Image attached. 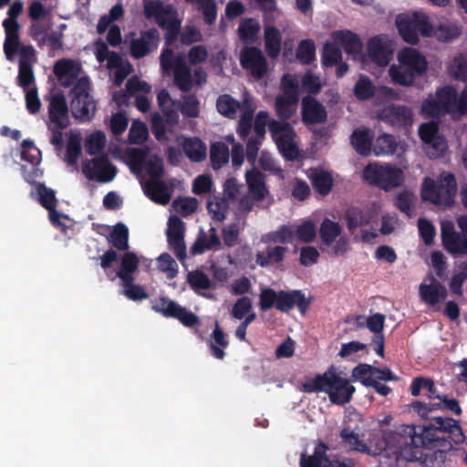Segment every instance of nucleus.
<instances>
[{
	"instance_id": "f704fd0d",
	"label": "nucleus",
	"mask_w": 467,
	"mask_h": 467,
	"mask_svg": "<svg viewBox=\"0 0 467 467\" xmlns=\"http://www.w3.org/2000/svg\"><path fill=\"white\" fill-rule=\"evenodd\" d=\"M282 36L279 29L273 26L265 27V48L268 57L275 58L281 51Z\"/></svg>"
},
{
	"instance_id": "c756f323",
	"label": "nucleus",
	"mask_w": 467,
	"mask_h": 467,
	"mask_svg": "<svg viewBox=\"0 0 467 467\" xmlns=\"http://www.w3.org/2000/svg\"><path fill=\"white\" fill-rule=\"evenodd\" d=\"M244 99L240 102L229 94L220 95L216 99L217 111L223 117L234 119L237 112L243 111Z\"/></svg>"
},
{
	"instance_id": "6e6552de",
	"label": "nucleus",
	"mask_w": 467,
	"mask_h": 467,
	"mask_svg": "<svg viewBox=\"0 0 467 467\" xmlns=\"http://www.w3.org/2000/svg\"><path fill=\"white\" fill-rule=\"evenodd\" d=\"M152 309L161 313L165 317H172L179 320L186 327H194L201 324L200 317L186 307L180 306L168 297H161L152 306Z\"/></svg>"
},
{
	"instance_id": "c9c22d12",
	"label": "nucleus",
	"mask_w": 467,
	"mask_h": 467,
	"mask_svg": "<svg viewBox=\"0 0 467 467\" xmlns=\"http://www.w3.org/2000/svg\"><path fill=\"white\" fill-rule=\"evenodd\" d=\"M295 137L296 132L293 130L292 131L278 137L275 140L279 151L287 161H295L298 157V148L294 141Z\"/></svg>"
},
{
	"instance_id": "f8f14e48",
	"label": "nucleus",
	"mask_w": 467,
	"mask_h": 467,
	"mask_svg": "<svg viewBox=\"0 0 467 467\" xmlns=\"http://www.w3.org/2000/svg\"><path fill=\"white\" fill-rule=\"evenodd\" d=\"M312 304V297H306L305 293L299 289L280 290L277 310L289 313L296 307L302 316H305Z\"/></svg>"
},
{
	"instance_id": "09e8293b",
	"label": "nucleus",
	"mask_w": 467,
	"mask_h": 467,
	"mask_svg": "<svg viewBox=\"0 0 467 467\" xmlns=\"http://www.w3.org/2000/svg\"><path fill=\"white\" fill-rule=\"evenodd\" d=\"M157 101L160 109L167 119V123L174 125L179 120L177 110L166 109V104L175 106V101L171 98L170 93L166 89H161L157 95Z\"/></svg>"
},
{
	"instance_id": "a18cd8bd",
	"label": "nucleus",
	"mask_w": 467,
	"mask_h": 467,
	"mask_svg": "<svg viewBox=\"0 0 467 467\" xmlns=\"http://www.w3.org/2000/svg\"><path fill=\"white\" fill-rule=\"evenodd\" d=\"M109 242L117 250L127 251L130 248L128 227L122 223H118L114 225L109 234Z\"/></svg>"
},
{
	"instance_id": "bb28decb",
	"label": "nucleus",
	"mask_w": 467,
	"mask_h": 467,
	"mask_svg": "<svg viewBox=\"0 0 467 467\" xmlns=\"http://www.w3.org/2000/svg\"><path fill=\"white\" fill-rule=\"evenodd\" d=\"M355 150L362 156H368L373 150V134L368 129H357L350 137Z\"/></svg>"
},
{
	"instance_id": "7ed1b4c3",
	"label": "nucleus",
	"mask_w": 467,
	"mask_h": 467,
	"mask_svg": "<svg viewBox=\"0 0 467 467\" xmlns=\"http://www.w3.org/2000/svg\"><path fill=\"white\" fill-rule=\"evenodd\" d=\"M400 66L389 67V76L395 84L409 87L415 78L423 76L428 68L426 57L415 48L405 47L398 55Z\"/></svg>"
},
{
	"instance_id": "8fccbe9b",
	"label": "nucleus",
	"mask_w": 467,
	"mask_h": 467,
	"mask_svg": "<svg viewBox=\"0 0 467 467\" xmlns=\"http://www.w3.org/2000/svg\"><path fill=\"white\" fill-rule=\"evenodd\" d=\"M414 202L415 195L411 192L404 190L396 195L394 205L409 218H411L414 215Z\"/></svg>"
},
{
	"instance_id": "0eeeda50",
	"label": "nucleus",
	"mask_w": 467,
	"mask_h": 467,
	"mask_svg": "<svg viewBox=\"0 0 467 467\" xmlns=\"http://www.w3.org/2000/svg\"><path fill=\"white\" fill-rule=\"evenodd\" d=\"M88 90V82L79 80L70 92L72 116L81 122L90 120L96 111V102Z\"/></svg>"
},
{
	"instance_id": "b1692460",
	"label": "nucleus",
	"mask_w": 467,
	"mask_h": 467,
	"mask_svg": "<svg viewBox=\"0 0 467 467\" xmlns=\"http://www.w3.org/2000/svg\"><path fill=\"white\" fill-rule=\"evenodd\" d=\"M348 230L353 234L358 227L367 226L371 223L372 214L369 210L351 206L345 212Z\"/></svg>"
},
{
	"instance_id": "2eb2a0df",
	"label": "nucleus",
	"mask_w": 467,
	"mask_h": 467,
	"mask_svg": "<svg viewBox=\"0 0 467 467\" xmlns=\"http://www.w3.org/2000/svg\"><path fill=\"white\" fill-rule=\"evenodd\" d=\"M160 33L152 27L142 31L140 37L130 42V55L135 59L142 58L157 49L160 43Z\"/></svg>"
},
{
	"instance_id": "603ef678",
	"label": "nucleus",
	"mask_w": 467,
	"mask_h": 467,
	"mask_svg": "<svg viewBox=\"0 0 467 467\" xmlns=\"http://www.w3.org/2000/svg\"><path fill=\"white\" fill-rule=\"evenodd\" d=\"M296 58L304 65H310L316 58V46L312 39H304L298 44Z\"/></svg>"
},
{
	"instance_id": "6e6d98bb",
	"label": "nucleus",
	"mask_w": 467,
	"mask_h": 467,
	"mask_svg": "<svg viewBox=\"0 0 467 467\" xmlns=\"http://www.w3.org/2000/svg\"><path fill=\"white\" fill-rule=\"evenodd\" d=\"M36 189L38 194V202L46 210L57 208V199L52 189L47 188L41 182L36 184Z\"/></svg>"
},
{
	"instance_id": "e2e57ef3",
	"label": "nucleus",
	"mask_w": 467,
	"mask_h": 467,
	"mask_svg": "<svg viewBox=\"0 0 467 467\" xmlns=\"http://www.w3.org/2000/svg\"><path fill=\"white\" fill-rule=\"evenodd\" d=\"M454 78L467 81V54L455 57L450 68Z\"/></svg>"
},
{
	"instance_id": "4c0bfd02",
	"label": "nucleus",
	"mask_w": 467,
	"mask_h": 467,
	"mask_svg": "<svg viewBox=\"0 0 467 467\" xmlns=\"http://www.w3.org/2000/svg\"><path fill=\"white\" fill-rule=\"evenodd\" d=\"M342 233L341 225L330 219H324L320 224L319 234L321 243L325 246H331Z\"/></svg>"
},
{
	"instance_id": "4d7b16f0",
	"label": "nucleus",
	"mask_w": 467,
	"mask_h": 467,
	"mask_svg": "<svg viewBox=\"0 0 467 467\" xmlns=\"http://www.w3.org/2000/svg\"><path fill=\"white\" fill-rule=\"evenodd\" d=\"M187 282L194 291L207 290L212 286L209 276L201 270L189 272L187 275Z\"/></svg>"
},
{
	"instance_id": "c85d7f7f",
	"label": "nucleus",
	"mask_w": 467,
	"mask_h": 467,
	"mask_svg": "<svg viewBox=\"0 0 467 467\" xmlns=\"http://www.w3.org/2000/svg\"><path fill=\"white\" fill-rule=\"evenodd\" d=\"M287 250L286 246H267L265 251L256 254L255 263L261 267L280 264L284 261Z\"/></svg>"
},
{
	"instance_id": "ddd939ff",
	"label": "nucleus",
	"mask_w": 467,
	"mask_h": 467,
	"mask_svg": "<svg viewBox=\"0 0 467 467\" xmlns=\"http://www.w3.org/2000/svg\"><path fill=\"white\" fill-rule=\"evenodd\" d=\"M184 231V223L180 217L172 215L169 218L168 229L166 231L167 241L170 248L180 260H183L186 257Z\"/></svg>"
},
{
	"instance_id": "13d9d810",
	"label": "nucleus",
	"mask_w": 467,
	"mask_h": 467,
	"mask_svg": "<svg viewBox=\"0 0 467 467\" xmlns=\"http://www.w3.org/2000/svg\"><path fill=\"white\" fill-rule=\"evenodd\" d=\"M81 155V139L78 135H71L67 141L66 161L68 165H75Z\"/></svg>"
},
{
	"instance_id": "ea45409f",
	"label": "nucleus",
	"mask_w": 467,
	"mask_h": 467,
	"mask_svg": "<svg viewBox=\"0 0 467 467\" xmlns=\"http://www.w3.org/2000/svg\"><path fill=\"white\" fill-rule=\"evenodd\" d=\"M228 146L223 141L213 142L210 146V161L213 170H219L229 161Z\"/></svg>"
},
{
	"instance_id": "dca6fc26",
	"label": "nucleus",
	"mask_w": 467,
	"mask_h": 467,
	"mask_svg": "<svg viewBox=\"0 0 467 467\" xmlns=\"http://www.w3.org/2000/svg\"><path fill=\"white\" fill-rule=\"evenodd\" d=\"M148 155V150L133 149L130 157L134 164L144 166L150 180H161L164 172L162 159L156 154L150 155L149 158Z\"/></svg>"
},
{
	"instance_id": "338daca9",
	"label": "nucleus",
	"mask_w": 467,
	"mask_h": 467,
	"mask_svg": "<svg viewBox=\"0 0 467 467\" xmlns=\"http://www.w3.org/2000/svg\"><path fill=\"white\" fill-rule=\"evenodd\" d=\"M253 307V303L250 297L242 296L238 298L233 306L231 316L238 320H242Z\"/></svg>"
},
{
	"instance_id": "0e129e2a",
	"label": "nucleus",
	"mask_w": 467,
	"mask_h": 467,
	"mask_svg": "<svg viewBox=\"0 0 467 467\" xmlns=\"http://www.w3.org/2000/svg\"><path fill=\"white\" fill-rule=\"evenodd\" d=\"M173 207L182 216L186 217L197 209V200L192 197L179 198L173 202Z\"/></svg>"
},
{
	"instance_id": "1a4fd4ad",
	"label": "nucleus",
	"mask_w": 467,
	"mask_h": 467,
	"mask_svg": "<svg viewBox=\"0 0 467 467\" xmlns=\"http://www.w3.org/2000/svg\"><path fill=\"white\" fill-rule=\"evenodd\" d=\"M82 171L88 180H96L99 182L106 183L114 179L117 169L109 161V157L102 154L84 163Z\"/></svg>"
},
{
	"instance_id": "5fc2aeb1",
	"label": "nucleus",
	"mask_w": 467,
	"mask_h": 467,
	"mask_svg": "<svg viewBox=\"0 0 467 467\" xmlns=\"http://www.w3.org/2000/svg\"><path fill=\"white\" fill-rule=\"evenodd\" d=\"M280 299V290L275 291L271 287H264L259 294V307L261 311H267L275 306L277 309Z\"/></svg>"
},
{
	"instance_id": "72a5a7b5",
	"label": "nucleus",
	"mask_w": 467,
	"mask_h": 467,
	"mask_svg": "<svg viewBox=\"0 0 467 467\" xmlns=\"http://www.w3.org/2000/svg\"><path fill=\"white\" fill-rule=\"evenodd\" d=\"M144 192L152 201L161 204L168 203L171 198L169 188L161 180H150L146 182Z\"/></svg>"
},
{
	"instance_id": "3c124183",
	"label": "nucleus",
	"mask_w": 467,
	"mask_h": 467,
	"mask_svg": "<svg viewBox=\"0 0 467 467\" xmlns=\"http://www.w3.org/2000/svg\"><path fill=\"white\" fill-rule=\"evenodd\" d=\"M376 88L368 77L361 75L354 87V95L358 100H368L375 95Z\"/></svg>"
},
{
	"instance_id": "4be33fe9",
	"label": "nucleus",
	"mask_w": 467,
	"mask_h": 467,
	"mask_svg": "<svg viewBox=\"0 0 467 467\" xmlns=\"http://www.w3.org/2000/svg\"><path fill=\"white\" fill-rule=\"evenodd\" d=\"M419 293L422 301L430 306H435L439 302L446 299L448 291L436 278H431V284H420Z\"/></svg>"
},
{
	"instance_id": "de8ad7c7",
	"label": "nucleus",
	"mask_w": 467,
	"mask_h": 467,
	"mask_svg": "<svg viewBox=\"0 0 467 467\" xmlns=\"http://www.w3.org/2000/svg\"><path fill=\"white\" fill-rule=\"evenodd\" d=\"M238 36L243 43H253L260 31L259 23L253 18H246L238 26Z\"/></svg>"
},
{
	"instance_id": "9b49d317",
	"label": "nucleus",
	"mask_w": 467,
	"mask_h": 467,
	"mask_svg": "<svg viewBox=\"0 0 467 467\" xmlns=\"http://www.w3.org/2000/svg\"><path fill=\"white\" fill-rule=\"evenodd\" d=\"M144 15L147 19L154 18L161 28L167 27L172 21L178 19V13L172 5H164L160 0L149 1L144 5Z\"/></svg>"
},
{
	"instance_id": "473e14b6",
	"label": "nucleus",
	"mask_w": 467,
	"mask_h": 467,
	"mask_svg": "<svg viewBox=\"0 0 467 467\" xmlns=\"http://www.w3.org/2000/svg\"><path fill=\"white\" fill-rule=\"evenodd\" d=\"M79 71L78 66L71 59L63 58L56 62L54 66V73L59 80L67 78L63 83L64 86H70L78 78Z\"/></svg>"
},
{
	"instance_id": "58836bf2",
	"label": "nucleus",
	"mask_w": 467,
	"mask_h": 467,
	"mask_svg": "<svg viewBox=\"0 0 467 467\" xmlns=\"http://www.w3.org/2000/svg\"><path fill=\"white\" fill-rule=\"evenodd\" d=\"M183 151L192 161L200 162L206 158L207 149L199 138L193 137L185 140Z\"/></svg>"
},
{
	"instance_id": "e433bc0d",
	"label": "nucleus",
	"mask_w": 467,
	"mask_h": 467,
	"mask_svg": "<svg viewBox=\"0 0 467 467\" xmlns=\"http://www.w3.org/2000/svg\"><path fill=\"white\" fill-rule=\"evenodd\" d=\"M335 38L340 43L346 53L358 55L362 50V44L357 34L349 30L337 31L334 34Z\"/></svg>"
},
{
	"instance_id": "f257e3e1",
	"label": "nucleus",
	"mask_w": 467,
	"mask_h": 467,
	"mask_svg": "<svg viewBox=\"0 0 467 467\" xmlns=\"http://www.w3.org/2000/svg\"><path fill=\"white\" fill-rule=\"evenodd\" d=\"M402 432L386 433V445L398 447V467H423V449L447 451L464 442L459 421L452 418L434 417L424 425L405 426Z\"/></svg>"
},
{
	"instance_id": "052dcab7",
	"label": "nucleus",
	"mask_w": 467,
	"mask_h": 467,
	"mask_svg": "<svg viewBox=\"0 0 467 467\" xmlns=\"http://www.w3.org/2000/svg\"><path fill=\"white\" fill-rule=\"evenodd\" d=\"M375 367L367 363H360L356 366L351 372V378L355 381H359L363 386L367 380H374Z\"/></svg>"
},
{
	"instance_id": "69168bd1",
	"label": "nucleus",
	"mask_w": 467,
	"mask_h": 467,
	"mask_svg": "<svg viewBox=\"0 0 467 467\" xmlns=\"http://www.w3.org/2000/svg\"><path fill=\"white\" fill-rule=\"evenodd\" d=\"M421 113L426 118H439L445 114L443 109L440 105L439 99L432 97H429L423 101L421 105Z\"/></svg>"
},
{
	"instance_id": "49530a36",
	"label": "nucleus",
	"mask_w": 467,
	"mask_h": 467,
	"mask_svg": "<svg viewBox=\"0 0 467 467\" xmlns=\"http://www.w3.org/2000/svg\"><path fill=\"white\" fill-rule=\"evenodd\" d=\"M174 83L183 92H188L192 88V76L189 67L184 61L177 62V68L173 71Z\"/></svg>"
},
{
	"instance_id": "39448f33",
	"label": "nucleus",
	"mask_w": 467,
	"mask_h": 467,
	"mask_svg": "<svg viewBox=\"0 0 467 467\" xmlns=\"http://www.w3.org/2000/svg\"><path fill=\"white\" fill-rule=\"evenodd\" d=\"M396 26L401 38L410 45L419 43V35L430 36L433 31L428 16L420 12H414L411 16L399 15L396 18Z\"/></svg>"
},
{
	"instance_id": "412c9836",
	"label": "nucleus",
	"mask_w": 467,
	"mask_h": 467,
	"mask_svg": "<svg viewBox=\"0 0 467 467\" xmlns=\"http://www.w3.org/2000/svg\"><path fill=\"white\" fill-rule=\"evenodd\" d=\"M245 182L248 187V193L254 196L256 201H263L269 191L265 184V175L256 168H252L245 172Z\"/></svg>"
},
{
	"instance_id": "4468645a",
	"label": "nucleus",
	"mask_w": 467,
	"mask_h": 467,
	"mask_svg": "<svg viewBox=\"0 0 467 467\" xmlns=\"http://www.w3.org/2000/svg\"><path fill=\"white\" fill-rule=\"evenodd\" d=\"M240 63L256 78H262L267 71V61L263 52L256 47H245L240 53Z\"/></svg>"
},
{
	"instance_id": "5701e85b",
	"label": "nucleus",
	"mask_w": 467,
	"mask_h": 467,
	"mask_svg": "<svg viewBox=\"0 0 467 467\" xmlns=\"http://www.w3.org/2000/svg\"><path fill=\"white\" fill-rule=\"evenodd\" d=\"M255 109L256 105L253 99L248 93H245L244 95L243 111L237 126V133L240 137L246 138L250 134Z\"/></svg>"
},
{
	"instance_id": "a19ab883",
	"label": "nucleus",
	"mask_w": 467,
	"mask_h": 467,
	"mask_svg": "<svg viewBox=\"0 0 467 467\" xmlns=\"http://www.w3.org/2000/svg\"><path fill=\"white\" fill-rule=\"evenodd\" d=\"M457 95L456 88L451 86L442 87L436 91V98L445 114L456 113Z\"/></svg>"
},
{
	"instance_id": "a878e982",
	"label": "nucleus",
	"mask_w": 467,
	"mask_h": 467,
	"mask_svg": "<svg viewBox=\"0 0 467 467\" xmlns=\"http://www.w3.org/2000/svg\"><path fill=\"white\" fill-rule=\"evenodd\" d=\"M328 446L323 442L318 441L315 447L312 455L301 454L300 466L301 467H325L328 466L329 458L327 456Z\"/></svg>"
},
{
	"instance_id": "864d4df0",
	"label": "nucleus",
	"mask_w": 467,
	"mask_h": 467,
	"mask_svg": "<svg viewBox=\"0 0 467 467\" xmlns=\"http://www.w3.org/2000/svg\"><path fill=\"white\" fill-rule=\"evenodd\" d=\"M342 58L340 47L335 43H326L322 50V65L331 67L338 64Z\"/></svg>"
},
{
	"instance_id": "7c9ffc66",
	"label": "nucleus",
	"mask_w": 467,
	"mask_h": 467,
	"mask_svg": "<svg viewBox=\"0 0 467 467\" xmlns=\"http://www.w3.org/2000/svg\"><path fill=\"white\" fill-rule=\"evenodd\" d=\"M368 55L371 61L380 67H385L389 62V52L379 36H374L368 41Z\"/></svg>"
},
{
	"instance_id": "393cba45",
	"label": "nucleus",
	"mask_w": 467,
	"mask_h": 467,
	"mask_svg": "<svg viewBox=\"0 0 467 467\" xmlns=\"http://www.w3.org/2000/svg\"><path fill=\"white\" fill-rule=\"evenodd\" d=\"M314 190L321 196L328 195L334 185L332 174L324 170L313 169L308 174Z\"/></svg>"
},
{
	"instance_id": "a211bd4d",
	"label": "nucleus",
	"mask_w": 467,
	"mask_h": 467,
	"mask_svg": "<svg viewBox=\"0 0 467 467\" xmlns=\"http://www.w3.org/2000/svg\"><path fill=\"white\" fill-rule=\"evenodd\" d=\"M21 147L22 160L28 161L31 164L29 171L26 166H22L23 177L26 182L32 184L35 183V180L39 176L37 165L41 161V151L35 146L34 142L28 139L22 141Z\"/></svg>"
},
{
	"instance_id": "bf43d9fd",
	"label": "nucleus",
	"mask_w": 467,
	"mask_h": 467,
	"mask_svg": "<svg viewBox=\"0 0 467 467\" xmlns=\"http://www.w3.org/2000/svg\"><path fill=\"white\" fill-rule=\"evenodd\" d=\"M106 145V136L102 131H96L92 133L86 140L85 148L89 155H96L99 153Z\"/></svg>"
},
{
	"instance_id": "f03ea898",
	"label": "nucleus",
	"mask_w": 467,
	"mask_h": 467,
	"mask_svg": "<svg viewBox=\"0 0 467 467\" xmlns=\"http://www.w3.org/2000/svg\"><path fill=\"white\" fill-rule=\"evenodd\" d=\"M302 389L306 393L324 391L331 403L340 406L348 403L356 391L349 380L340 377L334 367L305 382Z\"/></svg>"
},
{
	"instance_id": "6ab92c4d",
	"label": "nucleus",
	"mask_w": 467,
	"mask_h": 467,
	"mask_svg": "<svg viewBox=\"0 0 467 467\" xmlns=\"http://www.w3.org/2000/svg\"><path fill=\"white\" fill-rule=\"evenodd\" d=\"M301 116L305 125L325 123L327 119L326 108L314 97L308 95L302 99Z\"/></svg>"
},
{
	"instance_id": "f3484780",
	"label": "nucleus",
	"mask_w": 467,
	"mask_h": 467,
	"mask_svg": "<svg viewBox=\"0 0 467 467\" xmlns=\"http://www.w3.org/2000/svg\"><path fill=\"white\" fill-rule=\"evenodd\" d=\"M378 118L393 127L405 128L412 124L413 113L406 106L391 104L381 109L378 112Z\"/></svg>"
},
{
	"instance_id": "680f3d73",
	"label": "nucleus",
	"mask_w": 467,
	"mask_h": 467,
	"mask_svg": "<svg viewBox=\"0 0 467 467\" xmlns=\"http://www.w3.org/2000/svg\"><path fill=\"white\" fill-rule=\"evenodd\" d=\"M158 268L161 272L165 273L169 279L174 278L178 274L175 260L167 253H163L158 257Z\"/></svg>"
},
{
	"instance_id": "aec40b11",
	"label": "nucleus",
	"mask_w": 467,
	"mask_h": 467,
	"mask_svg": "<svg viewBox=\"0 0 467 467\" xmlns=\"http://www.w3.org/2000/svg\"><path fill=\"white\" fill-rule=\"evenodd\" d=\"M48 115L56 128L66 129L69 125L68 107L63 93H56L52 96L48 105Z\"/></svg>"
},
{
	"instance_id": "20e7f679",
	"label": "nucleus",
	"mask_w": 467,
	"mask_h": 467,
	"mask_svg": "<svg viewBox=\"0 0 467 467\" xmlns=\"http://www.w3.org/2000/svg\"><path fill=\"white\" fill-rule=\"evenodd\" d=\"M362 178L369 185L389 192L403 183L404 173L400 168L393 165L369 162L363 169Z\"/></svg>"
},
{
	"instance_id": "79ce46f5",
	"label": "nucleus",
	"mask_w": 467,
	"mask_h": 467,
	"mask_svg": "<svg viewBox=\"0 0 467 467\" xmlns=\"http://www.w3.org/2000/svg\"><path fill=\"white\" fill-rule=\"evenodd\" d=\"M341 442L348 450L357 451L363 453H368V445L359 438V435L349 427H345L339 434Z\"/></svg>"
},
{
	"instance_id": "2f4dec72",
	"label": "nucleus",
	"mask_w": 467,
	"mask_h": 467,
	"mask_svg": "<svg viewBox=\"0 0 467 467\" xmlns=\"http://www.w3.org/2000/svg\"><path fill=\"white\" fill-rule=\"evenodd\" d=\"M228 346V337L220 327L219 323L216 321L214 329L211 334V340L209 342V348L212 356L217 359H223L225 356L224 348H227Z\"/></svg>"
},
{
	"instance_id": "774afa93",
	"label": "nucleus",
	"mask_w": 467,
	"mask_h": 467,
	"mask_svg": "<svg viewBox=\"0 0 467 467\" xmlns=\"http://www.w3.org/2000/svg\"><path fill=\"white\" fill-rule=\"evenodd\" d=\"M199 100L194 94L187 95L183 98L181 105V112L188 118H196L199 116Z\"/></svg>"
},
{
	"instance_id": "423d86ee",
	"label": "nucleus",
	"mask_w": 467,
	"mask_h": 467,
	"mask_svg": "<svg viewBox=\"0 0 467 467\" xmlns=\"http://www.w3.org/2000/svg\"><path fill=\"white\" fill-rule=\"evenodd\" d=\"M457 192V182L455 176L451 172H442L435 182L427 178L424 182V199L430 200L435 204L449 202L452 201Z\"/></svg>"
},
{
	"instance_id": "9d476101",
	"label": "nucleus",
	"mask_w": 467,
	"mask_h": 467,
	"mask_svg": "<svg viewBox=\"0 0 467 467\" xmlns=\"http://www.w3.org/2000/svg\"><path fill=\"white\" fill-rule=\"evenodd\" d=\"M443 248L452 256L467 255V234L455 230L451 222H444L441 226Z\"/></svg>"
},
{
	"instance_id": "37998d69",
	"label": "nucleus",
	"mask_w": 467,
	"mask_h": 467,
	"mask_svg": "<svg viewBox=\"0 0 467 467\" xmlns=\"http://www.w3.org/2000/svg\"><path fill=\"white\" fill-rule=\"evenodd\" d=\"M207 210L213 220L223 222L225 220L228 213V200L224 197L215 195L210 197L207 201Z\"/></svg>"
},
{
	"instance_id": "cd10ccee",
	"label": "nucleus",
	"mask_w": 467,
	"mask_h": 467,
	"mask_svg": "<svg viewBox=\"0 0 467 467\" xmlns=\"http://www.w3.org/2000/svg\"><path fill=\"white\" fill-rule=\"evenodd\" d=\"M298 99L299 97L290 95L288 92L282 93L275 98V110L280 120L287 121L292 118Z\"/></svg>"
},
{
	"instance_id": "c03bdc74",
	"label": "nucleus",
	"mask_w": 467,
	"mask_h": 467,
	"mask_svg": "<svg viewBox=\"0 0 467 467\" xmlns=\"http://www.w3.org/2000/svg\"><path fill=\"white\" fill-rule=\"evenodd\" d=\"M398 143L393 135L383 133L373 143V152L376 156L393 155Z\"/></svg>"
}]
</instances>
